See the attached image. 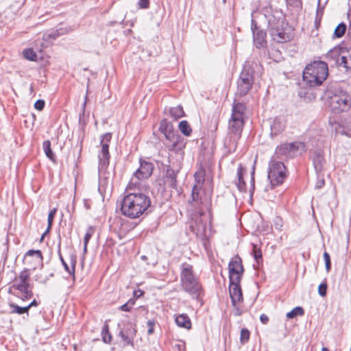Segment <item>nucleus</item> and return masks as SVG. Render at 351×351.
<instances>
[{"label": "nucleus", "instance_id": "28", "mask_svg": "<svg viewBox=\"0 0 351 351\" xmlns=\"http://www.w3.org/2000/svg\"><path fill=\"white\" fill-rule=\"evenodd\" d=\"M43 148L45 153V155L50 160L54 161L55 160V156L51 148V143L49 140L45 141L43 143Z\"/></svg>", "mask_w": 351, "mask_h": 351}, {"label": "nucleus", "instance_id": "60", "mask_svg": "<svg viewBox=\"0 0 351 351\" xmlns=\"http://www.w3.org/2000/svg\"><path fill=\"white\" fill-rule=\"evenodd\" d=\"M286 1H287V2H289V1L295 2V1H296L297 0H286Z\"/></svg>", "mask_w": 351, "mask_h": 351}, {"label": "nucleus", "instance_id": "1", "mask_svg": "<svg viewBox=\"0 0 351 351\" xmlns=\"http://www.w3.org/2000/svg\"><path fill=\"white\" fill-rule=\"evenodd\" d=\"M151 206L150 198L142 193H130L121 201L122 215L130 219H136L142 215Z\"/></svg>", "mask_w": 351, "mask_h": 351}, {"label": "nucleus", "instance_id": "18", "mask_svg": "<svg viewBox=\"0 0 351 351\" xmlns=\"http://www.w3.org/2000/svg\"><path fill=\"white\" fill-rule=\"evenodd\" d=\"M160 129L161 132L165 135V140L171 138L173 136L178 133L174 131L173 125L169 122L166 119H164L160 122Z\"/></svg>", "mask_w": 351, "mask_h": 351}, {"label": "nucleus", "instance_id": "61", "mask_svg": "<svg viewBox=\"0 0 351 351\" xmlns=\"http://www.w3.org/2000/svg\"><path fill=\"white\" fill-rule=\"evenodd\" d=\"M49 276H50V277H53V273L50 274H49Z\"/></svg>", "mask_w": 351, "mask_h": 351}, {"label": "nucleus", "instance_id": "51", "mask_svg": "<svg viewBox=\"0 0 351 351\" xmlns=\"http://www.w3.org/2000/svg\"><path fill=\"white\" fill-rule=\"evenodd\" d=\"M274 226L276 229L280 230L282 226V220L280 217H277L274 219Z\"/></svg>", "mask_w": 351, "mask_h": 351}, {"label": "nucleus", "instance_id": "2", "mask_svg": "<svg viewBox=\"0 0 351 351\" xmlns=\"http://www.w3.org/2000/svg\"><path fill=\"white\" fill-rule=\"evenodd\" d=\"M246 107L243 103L234 102L232 109L231 117L228 123V141L226 145L229 149L235 150L238 141L241 136L244 125V114Z\"/></svg>", "mask_w": 351, "mask_h": 351}, {"label": "nucleus", "instance_id": "25", "mask_svg": "<svg viewBox=\"0 0 351 351\" xmlns=\"http://www.w3.org/2000/svg\"><path fill=\"white\" fill-rule=\"evenodd\" d=\"M324 163V158L321 154H317L313 158V164L316 171H321L323 169Z\"/></svg>", "mask_w": 351, "mask_h": 351}, {"label": "nucleus", "instance_id": "49", "mask_svg": "<svg viewBox=\"0 0 351 351\" xmlns=\"http://www.w3.org/2000/svg\"><path fill=\"white\" fill-rule=\"evenodd\" d=\"M34 107L38 110H42L45 107V101L42 99L37 100L34 104Z\"/></svg>", "mask_w": 351, "mask_h": 351}, {"label": "nucleus", "instance_id": "3", "mask_svg": "<svg viewBox=\"0 0 351 351\" xmlns=\"http://www.w3.org/2000/svg\"><path fill=\"white\" fill-rule=\"evenodd\" d=\"M328 75L327 63L314 61L306 66L303 71V80L310 87L320 86Z\"/></svg>", "mask_w": 351, "mask_h": 351}, {"label": "nucleus", "instance_id": "4", "mask_svg": "<svg viewBox=\"0 0 351 351\" xmlns=\"http://www.w3.org/2000/svg\"><path fill=\"white\" fill-rule=\"evenodd\" d=\"M268 31L272 40L278 43L289 41L291 36L285 29V17L282 14L276 12L267 16Z\"/></svg>", "mask_w": 351, "mask_h": 351}, {"label": "nucleus", "instance_id": "43", "mask_svg": "<svg viewBox=\"0 0 351 351\" xmlns=\"http://www.w3.org/2000/svg\"><path fill=\"white\" fill-rule=\"evenodd\" d=\"M93 233H94V228L92 226H89L86 230V234L84 238V243H88Z\"/></svg>", "mask_w": 351, "mask_h": 351}, {"label": "nucleus", "instance_id": "47", "mask_svg": "<svg viewBox=\"0 0 351 351\" xmlns=\"http://www.w3.org/2000/svg\"><path fill=\"white\" fill-rule=\"evenodd\" d=\"M17 278H19L23 281H25V282H29V274H28L27 270L22 271L20 273V274L19 275V276L17 277Z\"/></svg>", "mask_w": 351, "mask_h": 351}, {"label": "nucleus", "instance_id": "22", "mask_svg": "<svg viewBox=\"0 0 351 351\" xmlns=\"http://www.w3.org/2000/svg\"><path fill=\"white\" fill-rule=\"evenodd\" d=\"M339 66L345 68L347 71L351 70V48L345 49L341 61L339 62Z\"/></svg>", "mask_w": 351, "mask_h": 351}, {"label": "nucleus", "instance_id": "62", "mask_svg": "<svg viewBox=\"0 0 351 351\" xmlns=\"http://www.w3.org/2000/svg\"><path fill=\"white\" fill-rule=\"evenodd\" d=\"M225 1H226V0H223V2H225Z\"/></svg>", "mask_w": 351, "mask_h": 351}, {"label": "nucleus", "instance_id": "55", "mask_svg": "<svg viewBox=\"0 0 351 351\" xmlns=\"http://www.w3.org/2000/svg\"><path fill=\"white\" fill-rule=\"evenodd\" d=\"M38 306V302L37 301L34 299L32 302H31V303L27 305L26 307L28 308V311L29 310V308L32 306Z\"/></svg>", "mask_w": 351, "mask_h": 351}, {"label": "nucleus", "instance_id": "24", "mask_svg": "<svg viewBox=\"0 0 351 351\" xmlns=\"http://www.w3.org/2000/svg\"><path fill=\"white\" fill-rule=\"evenodd\" d=\"M244 171V169L241 164H239L237 169V178L238 181L237 182V186L238 189L240 191H243L245 190V183L243 180V172Z\"/></svg>", "mask_w": 351, "mask_h": 351}, {"label": "nucleus", "instance_id": "11", "mask_svg": "<svg viewBox=\"0 0 351 351\" xmlns=\"http://www.w3.org/2000/svg\"><path fill=\"white\" fill-rule=\"evenodd\" d=\"M112 134L110 133H106L101 136V150L98 154L99 158V169H106L110 160L109 154V143L111 140Z\"/></svg>", "mask_w": 351, "mask_h": 351}, {"label": "nucleus", "instance_id": "35", "mask_svg": "<svg viewBox=\"0 0 351 351\" xmlns=\"http://www.w3.org/2000/svg\"><path fill=\"white\" fill-rule=\"evenodd\" d=\"M346 30V25L344 23L339 24L334 31V36L341 38L343 36Z\"/></svg>", "mask_w": 351, "mask_h": 351}, {"label": "nucleus", "instance_id": "52", "mask_svg": "<svg viewBox=\"0 0 351 351\" xmlns=\"http://www.w3.org/2000/svg\"><path fill=\"white\" fill-rule=\"evenodd\" d=\"M138 5L140 8L146 9L149 7V0H138Z\"/></svg>", "mask_w": 351, "mask_h": 351}, {"label": "nucleus", "instance_id": "15", "mask_svg": "<svg viewBox=\"0 0 351 351\" xmlns=\"http://www.w3.org/2000/svg\"><path fill=\"white\" fill-rule=\"evenodd\" d=\"M228 269L229 280H231V278H233L235 277H238V280H241L243 272V267L241 258L237 256L232 258L229 263Z\"/></svg>", "mask_w": 351, "mask_h": 351}, {"label": "nucleus", "instance_id": "36", "mask_svg": "<svg viewBox=\"0 0 351 351\" xmlns=\"http://www.w3.org/2000/svg\"><path fill=\"white\" fill-rule=\"evenodd\" d=\"M101 336L103 341L106 343H110L112 340V336L110 333L109 332L108 326L107 324H105L102 328L101 330Z\"/></svg>", "mask_w": 351, "mask_h": 351}, {"label": "nucleus", "instance_id": "27", "mask_svg": "<svg viewBox=\"0 0 351 351\" xmlns=\"http://www.w3.org/2000/svg\"><path fill=\"white\" fill-rule=\"evenodd\" d=\"M195 184H194L193 187L195 189H201L202 184L205 180L204 178V172L203 171H197L194 175Z\"/></svg>", "mask_w": 351, "mask_h": 351}, {"label": "nucleus", "instance_id": "37", "mask_svg": "<svg viewBox=\"0 0 351 351\" xmlns=\"http://www.w3.org/2000/svg\"><path fill=\"white\" fill-rule=\"evenodd\" d=\"M319 2H320V0H318L317 9L316 16H315V25L317 28L318 27V25L320 24L321 20H322V18L323 16V13H324L323 8H321Z\"/></svg>", "mask_w": 351, "mask_h": 351}, {"label": "nucleus", "instance_id": "26", "mask_svg": "<svg viewBox=\"0 0 351 351\" xmlns=\"http://www.w3.org/2000/svg\"><path fill=\"white\" fill-rule=\"evenodd\" d=\"M167 182H169L170 186L176 189L177 186V173L171 169H168L167 171Z\"/></svg>", "mask_w": 351, "mask_h": 351}, {"label": "nucleus", "instance_id": "6", "mask_svg": "<svg viewBox=\"0 0 351 351\" xmlns=\"http://www.w3.org/2000/svg\"><path fill=\"white\" fill-rule=\"evenodd\" d=\"M306 147L304 143L295 141L293 143H286L276 147L274 155L276 159H284L294 158L302 154L305 152Z\"/></svg>", "mask_w": 351, "mask_h": 351}, {"label": "nucleus", "instance_id": "31", "mask_svg": "<svg viewBox=\"0 0 351 351\" xmlns=\"http://www.w3.org/2000/svg\"><path fill=\"white\" fill-rule=\"evenodd\" d=\"M180 131L186 136L191 135L192 130L186 121H182L178 125Z\"/></svg>", "mask_w": 351, "mask_h": 351}, {"label": "nucleus", "instance_id": "44", "mask_svg": "<svg viewBox=\"0 0 351 351\" xmlns=\"http://www.w3.org/2000/svg\"><path fill=\"white\" fill-rule=\"evenodd\" d=\"M134 304L133 300H130L128 302L120 306V309L123 311H130Z\"/></svg>", "mask_w": 351, "mask_h": 351}, {"label": "nucleus", "instance_id": "57", "mask_svg": "<svg viewBox=\"0 0 351 351\" xmlns=\"http://www.w3.org/2000/svg\"><path fill=\"white\" fill-rule=\"evenodd\" d=\"M87 245H88V243H84V249H83L84 254H86L87 252Z\"/></svg>", "mask_w": 351, "mask_h": 351}, {"label": "nucleus", "instance_id": "41", "mask_svg": "<svg viewBox=\"0 0 351 351\" xmlns=\"http://www.w3.org/2000/svg\"><path fill=\"white\" fill-rule=\"evenodd\" d=\"M56 211H57L56 208H54L52 210H51V211L49 212V213L48 215V219H47L48 227H47V229L45 233L49 232V230L51 229L52 223H53V218L56 213Z\"/></svg>", "mask_w": 351, "mask_h": 351}, {"label": "nucleus", "instance_id": "46", "mask_svg": "<svg viewBox=\"0 0 351 351\" xmlns=\"http://www.w3.org/2000/svg\"><path fill=\"white\" fill-rule=\"evenodd\" d=\"M324 259L325 261L326 269L327 271H329L331 267L330 258L329 254L326 252H324Z\"/></svg>", "mask_w": 351, "mask_h": 351}, {"label": "nucleus", "instance_id": "7", "mask_svg": "<svg viewBox=\"0 0 351 351\" xmlns=\"http://www.w3.org/2000/svg\"><path fill=\"white\" fill-rule=\"evenodd\" d=\"M267 178L272 187L281 184L286 178V167L282 161L271 157L268 169Z\"/></svg>", "mask_w": 351, "mask_h": 351}, {"label": "nucleus", "instance_id": "5", "mask_svg": "<svg viewBox=\"0 0 351 351\" xmlns=\"http://www.w3.org/2000/svg\"><path fill=\"white\" fill-rule=\"evenodd\" d=\"M180 280L184 290L191 295H198L201 286L195 275L193 266L184 263L181 265Z\"/></svg>", "mask_w": 351, "mask_h": 351}, {"label": "nucleus", "instance_id": "19", "mask_svg": "<svg viewBox=\"0 0 351 351\" xmlns=\"http://www.w3.org/2000/svg\"><path fill=\"white\" fill-rule=\"evenodd\" d=\"M346 49L335 47L330 49L326 54V58L328 60H334L338 66H339V62L341 61V57L344 53Z\"/></svg>", "mask_w": 351, "mask_h": 351}, {"label": "nucleus", "instance_id": "59", "mask_svg": "<svg viewBox=\"0 0 351 351\" xmlns=\"http://www.w3.org/2000/svg\"><path fill=\"white\" fill-rule=\"evenodd\" d=\"M322 351H329L328 349H327L326 348H323L322 349Z\"/></svg>", "mask_w": 351, "mask_h": 351}, {"label": "nucleus", "instance_id": "14", "mask_svg": "<svg viewBox=\"0 0 351 351\" xmlns=\"http://www.w3.org/2000/svg\"><path fill=\"white\" fill-rule=\"evenodd\" d=\"M166 147L171 152L178 153L182 151L186 145L184 138L177 134L171 138H167L164 143Z\"/></svg>", "mask_w": 351, "mask_h": 351}, {"label": "nucleus", "instance_id": "34", "mask_svg": "<svg viewBox=\"0 0 351 351\" xmlns=\"http://www.w3.org/2000/svg\"><path fill=\"white\" fill-rule=\"evenodd\" d=\"M304 313L303 308L297 306L293 308L291 311L287 313V317L288 319H293L298 315H303Z\"/></svg>", "mask_w": 351, "mask_h": 351}, {"label": "nucleus", "instance_id": "54", "mask_svg": "<svg viewBox=\"0 0 351 351\" xmlns=\"http://www.w3.org/2000/svg\"><path fill=\"white\" fill-rule=\"evenodd\" d=\"M324 185V179H321V180H319L317 182V184H316V188L317 189H320L322 188L323 186Z\"/></svg>", "mask_w": 351, "mask_h": 351}, {"label": "nucleus", "instance_id": "23", "mask_svg": "<svg viewBox=\"0 0 351 351\" xmlns=\"http://www.w3.org/2000/svg\"><path fill=\"white\" fill-rule=\"evenodd\" d=\"M167 110L170 116L175 120H177L184 116V112L181 106H177L175 107H171L169 109H165V111Z\"/></svg>", "mask_w": 351, "mask_h": 351}, {"label": "nucleus", "instance_id": "12", "mask_svg": "<svg viewBox=\"0 0 351 351\" xmlns=\"http://www.w3.org/2000/svg\"><path fill=\"white\" fill-rule=\"evenodd\" d=\"M241 280H238V277L231 278L230 280L229 293L233 306H237V302L243 301V294L240 287Z\"/></svg>", "mask_w": 351, "mask_h": 351}, {"label": "nucleus", "instance_id": "9", "mask_svg": "<svg viewBox=\"0 0 351 351\" xmlns=\"http://www.w3.org/2000/svg\"><path fill=\"white\" fill-rule=\"evenodd\" d=\"M254 84L252 69L247 65L243 66L237 81V92L239 96H244L247 94Z\"/></svg>", "mask_w": 351, "mask_h": 351}, {"label": "nucleus", "instance_id": "56", "mask_svg": "<svg viewBox=\"0 0 351 351\" xmlns=\"http://www.w3.org/2000/svg\"><path fill=\"white\" fill-rule=\"evenodd\" d=\"M49 280V278H45L43 279L40 280V283L46 284L47 281Z\"/></svg>", "mask_w": 351, "mask_h": 351}, {"label": "nucleus", "instance_id": "13", "mask_svg": "<svg viewBox=\"0 0 351 351\" xmlns=\"http://www.w3.org/2000/svg\"><path fill=\"white\" fill-rule=\"evenodd\" d=\"M251 29L253 34V40L256 48L261 49L265 47L267 45L266 32L257 26V23L254 19L251 20Z\"/></svg>", "mask_w": 351, "mask_h": 351}, {"label": "nucleus", "instance_id": "21", "mask_svg": "<svg viewBox=\"0 0 351 351\" xmlns=\"http://www.w3.org/2000/svg\"><path fill=\"white\" fill-rule=\"evenodd\" d=\"M176 324L179 326L186 329L191 328V322L186 314H180L175 319Z\"/></svg>", "mask_w": 351, "mask_h": 351}, {"label": "nucleus", "instance_id": "58", "mask_svg": "<svg viewBox=\"0 0 351 351\" xmlns=\"http://www.w3.org/2000/svg\"><path fill=\"white\" fill-rule=\"evenodd\" d=\"M254 169H253V171H252V182H254Z\"/></svg>", "mask_w": 351, "mask_h": 351}, {"label": "nucleus", "instance_id": "53", "mask_svg": "<svg viewBox=\"0 0 351 351\" xmlns=\"http://www.w3.org/2000/svg\"><path fill=\"white\" fill-rule=\"evenodd\" d=\"M260 320L263 324H267L269 322V317L265 314H262L260 316Z\"/></svg>", "mask_w": 351, "mask_h": 351}, {"label": "nucleus", "instance_id": "30", "mask_svg": "<svg viewBox=\"0 0 351 351\" xmlns=\"http://www.w3.org/2000/svg\"><path fill=\"white\" fill-rule=\"evenodd\" d=\"M200 189L193 188L192 193H191V198L189 199V202L190 203L195 202V204H204V202L202 201V197L199 198V193Z\"/></svg>", "mask_w": 351, "mask_h": 351}, {"label": "nucleus", "instance_id": "50", "mask_svg": "<svg viewBox=\"0 0 351 351\" xmlns=\"http://www.w3.org/2000/svg\"><path fill=\"white\" fill-rule=\"evenodd\" d=\"M147 326L149 327L148 328V330H147V333L148 335H152L154 333V325H155V322L153 321V320H149L147 323Z\"/></svg>", "mask_w": 351, "mask_h": 351}, {"label": "nucleus", "instance_id": "8", "mask_svg": "<svg viewBox=\"0 0 351 351\" xmlns=\"http://www.w3.org/2000/svg\"><path fill=\"white\" fill-rule=\"evenodd\" d=\"M330 106L334 113L346 112L351 107V97L344 91L335 93L330 97Z\"/></svg>", "mask_w": 351, "mask_h": 351}, {"label": "nucleus", "instance_id": "16", "mask_svg": "<svg viewBox=\"0 0 351 351\" xmlns=\"http://www.w3.org/2000/svg\"><path fill=\"white\" fill-rule=\"evenodd\" d=\"M136 330L135 326L128 323L123 329L119 331V336L126 343V344H132L133 339L136 335Z\"/></svg>", "mask_w": 351, "mask_h": 351}, {"label": "nucleus", "instance_id": "42", "mask_svg": "<svg viewBox=\"0 0 351 351\" xmlns=\"http://www.w3.org/2000/svg\"><path fill=\"white\" fill-rule=\"evenodd\" d=\"M60 260H61V262L65 269V270L69 274H72L73 276H74V273H75V263H72V266L70 268L69 267V265H67V263L64 261V260L63 259V258L62 257V256H60Z\"/></svg>", "mask_w": 351, "mask_h": 351}, {"label": "nucleus", "instance_id": "10", "mask_svg": "<svg viewBox=\"0 0 351 351\" xmlns=\"http://www.w3.org/2000/svg\"><path fill=\"white\" fill-rule=\"evenodd\" d=\"M153 165L151 162L140 160L139 168L134 173L128 188L130 189L138 187L140 180L148 178L153 171Z\"/></svg>", "mask_w": 351, "mask_h": 351}, {"label": "nucleus", "instance_id": "17", "mask_svg": "<svg viewBox=\"0 0 351 351\" xmlns=\"http://www.w3.org/2000/svg\"><path fill=\"white\" fill-rule=\"evenodd\" d=\"M270 127V135L274 136L280 134L285 128V123L283 119L275 117L269 120Z\"/></svg>", "mask_w": 351, "mask_h": 351}, {"label": "nucleus", "instance_id": "48", "mask_svg": "<svg viewBox=\"0 0 351 351\" xmlns=\"http://www.w3.org/2000/svg\"><path fill=\"white\" fill-rule=\"evenodd\" d=\"M28 282H25V281H23V280L16 278L15 280L13 282V284H12V287H10V289H16L18 288V286L25 285V284H27Z\"/></svg>", "mask_w": 351, "mask_h": 351}, {"label": "nucleus", "instance_id": "32", "mask_svg": "<svg viewBox=\"0 0 351 351\" xmlns=\"http://www.w3.org/2000/svg\"><path fill=\"white\" fill-rule=\"evenodd\" d=\"M9 306L11 308V313H16L19 315L28 313V308H27L26 306L21 307L14 303H10Z\"/></svg>", "mask_w": 351, "mask_h": 351}, {"label": "nucleus", "instance_id": "40", "mask_svg": "<svg viewBox=\"0 0 351 351\" xmlns=\"http://www.w3.org/2000/svg\"><path fill=\"white\" fill-rule=\"evenodd\" d=\"M24 57L29 60H34L36 54L32 49H26L23 51Z\"/></svg>", "mask_w": 351, "mask_h": 351}, {"label": "nucleus", "instance_id": "39", "mask_svg": "<svg viewBox=\"0 0 351 351\" xmlns=\"http://www.w3.org/2000/svg\"><path fill=\"white\" fill-rule=\"evenodd\" d=\"M25 256L26 257H29V256L35 257L38 262L41 261L43 259V255L40 250H30L27 252Z\"/></svg>", "mask_w": 351, "mask_h": 351}, {"label": "nucleus", "instance_id": "29", "mask_svg": "<svg viewBox=\"0 0 351 351\" xmlns=\"http://www.w3.org/2000/svg\"><path fill=\"white\" fill-rule=\"evenodd\" d=\"M329 123L332 127L336 133L351 137V134L346 131L344 128H342L339 123L336 122L332 123L331 120L329 121Z\"/></svg>", "mask_w": 351, "mask_h": 351}, {"label": "nucleus", "instance_id": "33", "mask_svg": "<svg viewBox=\"0 0 351 351\" xmlns=\"http://www.w3.org/2000/svg\"><path fill=\"white\" fill-rule=\"evenodd\" d=\"M252 247V254L254 256V258L256 261V263L259 265L260 263L263 262V255L261 250L255 244H253Z\"/></svg>", "mask_w": 351, "mask_h": 351}, {"label": "nucleus", "instance_id": "20", "mask_svg": "<svg viewBox=\"0 0 351 351\" xmlns=\"http://www.w3.org/2000/svg\"><path fill=\"white\" fill-rule=\"evenodd\" d=\"M15 290L19 291V293H20L19 297H20L23 300H28L33 296L32 286L29 282L18 286V288Z\"/></svg>", "mask_w": 351, "mask_h": 351}, {"label": "nucleus", "instance_id": "38", "mask_svg": "<svg viewBox=\"0 0 351 351\" xmlns=\"http://www.w3.org/2000/svg\"><path fill=\"white\" fill-rule=\"evenodd\" d=\"M250 335V332L247 328H242L241 330V333H240L241 343L243 345L245 344L249 341Z\"/></svg>", "mask_w": 351, "mask_h": 351}, {"label": "nucleus", "instance_id": "45", "mask_svg": "<svg viewBox=\"0 0 351 351\" xmlns=\"http://www.w3.org/2000/svg\"><path fill=\"white\" fill-rule=\"evenodd\" d=\"M327 292V284L326 282H322L319 285L318 287V293L319 294L324 297L326 295Z\"/></svg>", "mask_w": 351, "mask_h": 351}]
</instances>
